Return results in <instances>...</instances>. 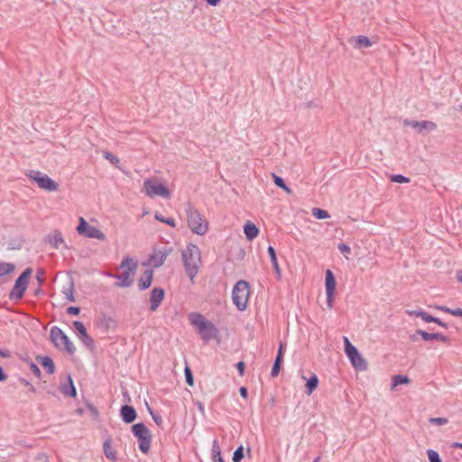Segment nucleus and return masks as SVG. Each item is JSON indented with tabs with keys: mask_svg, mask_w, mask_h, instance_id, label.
<instances>
[{
	"mask_svg": "<svg viewBox=\"0 0 462 462\" xmlns=\"http://www.w3.org/2000/svg\"><path fill=\"white\" fill-rule=\"evenodd\" d=\"M391 180L393 182H397V183H408L410 182V179L402 175V174H394V175H392L390 177Z\"/></svg>",
	"mask_w": 462,
	"mask_h": 462,
	"instance_id": "nucleus-41",
	"label": "nucleus"
},
{
	"mask_svg": "<svg viewBox=\"0 0 462 462\" xmlns=\"http://www.w3.org/2000/svg\"><path fill=\"white\" fill-rule=\"evenodd\" d=\"M273 181L276 186L282 189L283 190H285L288 193L291 192V189L286 185L284 180L282 177H280L274 173L273 174Z\"/></svg>",
	"mask_w": 462,
	"mask_h": 462,
	"instance_id": "nucleus-35",
	"label": "nucleus"
},
{
	"mask_svg": "<svg viewBox=\"0 0 462 462\" xmlns=\"http://www.w3.org/2000/svg\"><path fill=\"white\" fill-rule=\"evenodd\" d=\"M403 125L411 126L412 128L418 130V132L421 133L423 130L434 131L437 128V125L432 121H413V120H404Z\"/></svg>",
	"mask_w": 462,
	"mask_h": 462,
	"instance_id": "nucleus-14",
	"label": "nucleus"
},
{
	"mask_svg": "<svg viewBox=\"0 0 462 462\" xmlns=\"http://www.w3.org/2000/svg\"><path fill=\"white\" fill-rule=\"evenodd\" d=\"M457 279L459 282L462 283V271L457 273Z\"/></svg>",
	"mask_w": 462,
	"mask_h": 462,
	"instance_id": "nucleus-58",
	"label": "nucleus"
},
{
	"mask_svg": "<svg viewBox=\"0 0 462 462\" xmlns=\"http://www.w3.org/2000/svg\"><path fill=\"white\" fill-rule=\"evenodd\" d=\"M206 2L211 6H217L220 3V0H206Z\"/></svg>",
	"mask_w": 462,
	"mask_h": 462,
	"instance_id": "nucleus-57",
	"label": "nucleus"
},
{
	"mask_svg": "<svg viewBox=\"0 0 462 462\" xmlns=\"http://www.w3.org/2000/svg\"><path fill=\"white\" fill-rule=\"evenodd\" d=\"M14 265L7 263H0V277L12 273Z\"/></svg>",
	"mask_w": 462,
	"mask_h": 462,
	"instance_id": "nucleus-37",
	"label": "nucleus"
},
{
	"mask_svg": "<svg viewBox=\"0 0 462 462\" xmlns=\"http://www.w3.org/2000/svg\"><path fill=\"white\" fill-rule=\"evenodd\" d=\"M88 226H89V225L88 224V222L83 217H80L79 226H77V231L79 235L85 236Z\"/></svg>",
	"mask_w": 462,
	"mask_h": 462,
	"instance_id": "nucleus-38",
	"label": "nucleus"
},
{
	"mask_svg": "<svg viewBox=\"0 0 462 462\" xmlns=\"http://www.w3.org/2000/svg\"><path fill=\"white\" fill-rule=\"evenodd\" d=\"M165 296V291L162 288H153L150 293V310L155 311L161 305Z\"/></svg>",
	"mask_w": 462,
	"mask_h": 462,
	"instance_id": "nucleus-15",
	"label": "nucleus"
},
{
	"mask_svg": "<svg viewBox=\"0 0 462 462\" xmlns=\"http://www.w3.org/2000/svg\"><path fill=\"white\" fill-rule=\"evenodd\" d=\"M149 411H150V414L152 415V418L154 420V422L157 425H161L162 422V419L161 415L153 413L150 408H149Z\"/></svg>",
	"mask_w": 462,
	"mask_h": 462,
	"instance_id": "nucleus-47",
	"label": "nucleus"
},
{
	"mask_svg": "<svg viewBox=\"0 0 462 462\" xmlns=\"http://www.w3.org/2000/svg\"><path fill=\"white\" fill-rule=\"evenodd\" d=\"M120 416L124 422L132 423L137 417L136 411L130 405H123L120 409Z\"/></svg>",
	"mask_w": 462,
	"mask_h": 462,
	"instance_id": "nucleus-17",
	"label": "nucleus"
},
{
	"mask_svg": "<svg viewBox=\"0 0 462 462\" xmlns=\"http://www.w3.org/2000/svg\"><path fill=\"white\" fill-rule=\"evenodd\" d=\"M325 287H326V292H328L329 294L335 292L336 280H335L332 271H330V270L326 271Z\"/></svg>",
	"mask_w": 462,
	"mask_h": 462,
	"instance_id": "nucleus-22",
	"label": "nucleus"
},
{
	"mask_svg": "<svg viewBox=\"0 0 462 462\" xmlns=\"http://www.w3.org/2000/svg\"><path fill=\"white\" fill-rule=\"evenodd\" d=\"M169 254V251L164 249V250H155L152 255H150L148 261H149V263L151 265H152L153 267L155 268H158L160 266H162L167 256Z\"/></svg>",
	"mask_w": 462,
	"mask_h": 462,
	"instance_id": "nucleus-16",
	"label": "nucleus"
},
{
	"mask_svg": "<svg viewBox=\"0 0 462 462\" xmlns=\"http://www.w3.org/2000/svg\"><path fill=\"white\" fill-rule=\"evenodd\" d=\"M103 448H104L105 456L108 459H110L112 461H116V455L115 450L111 447V441H110L109 439L105 440Z\"/></svg>",
	"mask_w": 462,
	"mask_h": 462,
	"instance_id": "nucleus-29",
	"label": "nucleus"
},
{
	"mask_svg": "<svg viewBox=\"0 0 462 462\" xmlns=\"http://www.w3.org/2000/svg\"><path fill=\"white\" fill-rule=\"evenodd\" d=\"M30 370H31V372H32V373L36 377H38V378H40V377H41L42 373H41V370H40V368L38 367V365H35V364L32 363V364L30 365Z\"/></svg>",
	"mask_w": 462,
	"mask_h": 462,
	"instance_id": "nucleus-46",
	"label": "nucleus"
},
{
	"mask_svg": "<svg viewBox=\"0 0 462 462\" xmlns=\"http://www.w3.org/2000/svg\"><path fill=\"white\" fill-rule=\"evenodd\" d=\"M37 360L46 369L49 374H52L55 372V365L53 360L49 356H38Z\"/></svg>",
	"mask_w": 462,
	"mask_h": 462,
	"instance_id": "nucleus-23",
	"label": "nucleus"
},
{
	"mask_svg": "<svg viewBox=\"0 0 462 462\" xmlns=\"http://www.w3.org/2000/svg\"><path fill=\"white\" fill-rule=\"evenodd\" d=\"M434 323L438 324L439 326L448 328V324L441 321L439 318H436V321H433Z\"/></svg>",
	"mask_w": 462,
	"mask_h": 462,
	"instance_id": "nucleus-55",
	"label": "nucleus"
},
{
	"mask_svg": "<svg viewBox=\"0 0 462 462\" xmlns=\"http://www.w3.org/2000/svg\"><path fill=\"white\" fill-rule=\"evenodd\" d=\"M187 222L190 230L197 235H204L208 231V226L203 216L189 203L185 208Z\"/></svg>",
	"mask_w": 462,
	"mask_h": 462,
	"instance_id": "nucleus-4",
	"label": "nucleus"
},
{
	"mask_svg": "<svg viewBox=\"0 0 462 462\" xmlns=\"http://www.w3.org/2000/svg\"><path fill=\"white\" fill-rule=\"evenodd\" d=\"M236 368L239 372L240 375H244L245 373V363L243 361H240L236 364Z\"/></svg>",
	"mask_w": 462,
	"mask_h": 462,
	"instance_id": "nucleus-51",
	"label": "nucleus"
},
{
	"mask_svg": "<svg viewBox=\"0 0 462 462\" xmlns=\"http://www.w3.org/2000/svg\"><path fill=\"white\" fill-rule=\"evenodd\" d=\"M407 314L409 316H416V317H420V315L418 314V312H421V310H407L406 311Z\"/></svg>",
	"mask_w": 462,
	"mask_h": 462,
	"instance_id": "nucleus-56",
	"label": "nucleus"
},
{
	"mask_svg": "<svg viewBox=\"0 0 462 462\" xmlns=\"http://www.w3.org/2000/svg\"><path fill=\"white\" fill-rule=\"evenodd\" d=\"M312 216L317 219H326L330 217L327 210L319 208H314L312 209Z\"/></svg>",
	"mask_w": 462,
	"mask_h": 462,
	"instance_id": "nucleus-34",
	"label": "nucleus"
},
{
	"mask_svg": "<svg viewBox=\"0 0 462 462\" xmlns=\"http://www.w3.org/2000/svg\"><path fill=\"white\" fill-rule=\"evenodd\" d=\"M244 233L248 240H253L258 236L259 230L254 224L246 223L244 226Z\"/></svg>",
	"mask_w": 462,
	"mask_h": 462,
	"instance_id": "nucleus-27",
	"label": "nucleus"
},
{
	"mask_svg": "<svg viewBox=\"0 0 462 462\" xmlns=\"http://www.w3.org/2000/svg\"><path fill=\"white\" fill-rule=\"evenodd\" d=\"M250 295L249 283L244 280L237 282L232 291V300L238 310H245Z\"/></svg>",
	"mask_w": 462,
	"mask_h": 462,
	"instance_id": "nucleus-5",
	"label": "nucleus"
},
{
	"mask_svg": "<svg viewBox=\"0 0 462 462\" xmlns=\"http://www.w3.org/2000/svg\"><path fill=\"white\" fill-rule=\"evenodd\" d=\"M132 432L138 439L139 449L147 454L152 445V434L148 428L143 422L132 426Z\"/></svg>",
	"mask_w": 462,
	"mask_h": 462,
	"instance_id": "nucleus-7",
	"label": "nucleus"
},
{
	"mask_svg": "<svg viewBox=\"0 0 462 462\" xmlns=\"http://www.w3.org/2000/svg\"><path fill=\"white\" fill-rule=\"evenodd\" d=\"M427 455L430 462H442L439 453L433 449H428Z\"/></svg>",
	"mask_w": 462,
	"mask_h": 462,
	"instance_id": "nucleus-40",
	"label": "nucleus"
},
{
	"mask_svg": "<svg viewBox=\"0 0 462 462\" xmlns=\"http://www.w3.org/2000/svg\"><path fill=\"white\" fill-rule=\"evenodd\" d=\"M429 421L431 424L439 426L446 425L448 422V419L443 417L430 418Z\"/></svg>",
	"mask_w": 462,
	"mask_h": 462,
	"instance_id": "nucleus-42",
	"label": "nucleus"
},
{
	"mask_svg": "<svg viewBox=\"0 0 462 462\" xmlns=\"http://www.w3.org/2000/svg\"><path fill=\"white\" fill-rule=\"evenodd\" d=\"M239 393L243 398H247V389L245 386L240 387Z\"/></svg>",
	"mask_w": 462,
	"mask_h": 462,
	"instance_id": "nucleus-54",
	"label": "nucleus"
},
{
	"mask_svg": "<svg viewBox=\"0 0 462 462\" xmlns=\"http://www.w3.org/2000/svg\"><path fill=\"white\" fill-rule=\"evenodd\" d=\"M143 189L145 195L148 197L160 196L164 199L171 197L170 190L165 185L157 183L152 179L144 180Z\"/></svg>",
	"mask_w": 462,
	"mask_h": 462,
	"instance_id": "nucleus-10",
	"label": "nucleus"
},
{
	"mask_svg": "<svg viewBox=\"0 0 462 462\" xmlns=\"http://www.w3.org/2000/svg\"><path fill=\"white\" fill-rule=\"evenodd\" d=\"M85 236L88 238H97L98 240H105L106 236L105 234L97 227L94 226H89L87 229V233L85 234Z\"/></svg>",
	"mask_w": 462,
	"mask_h": 462,
	"instance_id": "nucleus-26",
	"label": "nucleus"
},
{
	"mask_svg": "<svg viewBox=\"0 0 462 462\" xmlns=\"http://www.w3.org/2000/svg\"><path fill=\"white\" fill-rule=\"evenodd\" d=\"M138 263L130 256H124L120 263L119 268L123 269V272L119 274L107 273L109 277H113L117 280L115 285L118 288H127L133 284L134 276L135 274Z\"/></svg>",
	"mask_w": 462,
	"mask_h": 462,
	"instance_id": "nucleus-2",
	"label": "nucleus"
},
{
	"mask_svg": "<svg viewBox=\"0 0 462 462\" xmlns=\"http://www.w3.org/2000/svg\"><path fill=\"white\" fill-rule=\"evenodd\" d=\"M417 336H420L421 338L424 340V341H430V340H439L443 343H448L449 342V338L443 335V334H440V333H429L427 331H424L422 329H417L415 331V333L413 335L411 336V339L412 341H416L417 340Z\"/></svg>",
	"mask_w": 462,
	"mask_h": 462,
	"instance_id": "nucleus-12",
	"label": "nucleus"
},
{
	"mask_svg": "<svg viewBox=\"0 0 462 462\" xmlns=\"http://www.w3.org/2000/svg\"><path fill=\"white\" fill-rule=\"evenodd\" d=\"M7 379V374L5 373L2 366H0V382H5Z\"/></svg>",
	"mask_w": 462,
	"mask_h": 462,
	"instance_id": "nucleus-53",
	"label": "nucleus"
},
{
	"mask_svg": "<svg viewBox=\"0 0 462 462\" xmlns=\"http://www.w3.org/2000/svg\"><path fill=\"white\" fill-rule=\"evenodd\" d=\"M73 326L78 332L79 338L81 340V342L88 348L92 349L94 348V340L92 337L88 334L87 329L84 326V324L81 321L76 320L73 322Z\"/></svg>",
	"mask_w": 462,
	"mask_h": 462,
	"instance_id": "nucleus-13",
	"label": "nucleus"
},
{
	"mask_svg": "<svg viewBox=\"0 0 462 462\" xmlns=\"http://www.w3.org/2000/svg\"><path fill=\"white\" fill-rule=\"evenodd\" d=\"M418 314L420 315V318H421L425 322L436 321V317L430 315L429 313L422 310L421 312H418Z\"/></svg>",
	"mask_w": 462,
	"mask_h": 462,
	"instance_id": "nucleus-44",
	"label": "nucleus"
},
{
	"mask_svg": "<svg viewBox=\"0 0 462 462\" xmlns=\"http://www.w3.org/2000/svg\"><path fill=\"white\" fill-rule=\"evenodd\" d=\"M436 309H438L443 312L451 314L455 317H462V309H450L446 306H437Z\"/></svg>",
	"mask_w": 462,
	"mask_h": 462,
	"instance_id": "nucleus-33",
	"label": "nucleus"
},
{
	"mask_svg": "<svg viewBox=\"0 0 462 462\" xmlns=\"http://www.w3.org/2000/svg\"><path fill=\"white\" fill-rule=\"evenodd\" d=\"M319 385V378L316 374H312L306 383V393L308 395L311 394L313 391Z\"/></svg>",
	"mask_w": 462,
	"mask_h": 462,
	"instance_id": "nucleus-30",
	"label": "nucleus"
},
{
	"mask_svg": "<svg viewBox=\"0 0 462 462\" xmlns=\"http://www.w3.org/2000/svg\"><path fill=\"white\" fill-rule=\"evenodd\" d=\"M32 273V270L31 268H26L16 279L14 285L9 294V298L11 300H20L23 297V294L27 290L29 278Z\"/></svg>",
	"mask_w": 462,
	"mask_h": 462,
	"instance_id": "nucleus-9",
	"label": "nucleus"
},
{
	"mask_svg": "<svg viewBox=\"0 0 462 462\" xmlns=\"http://www.w3.org/2000/svg\"><path fill=\"white\" fill-rule=\"evenodd\" d=\"M68 380H69V383L68 384H63L61 386V392L65 395H68V396H70V397H75L76 394H77V391H76V388H75V386L73 384V381H72L70 375H69Z\"/></svg>",
	"mask_w": 462,
	"mask_h": 462,
	"instance_id": "nucleus-28",
	"label": "nucleus"
},
{
	"mask_svg": "<svg viewBox=\"0 0 462 462\" xmlns=\"http://www.w3.org/2000/svg\"><path fill=\"white\" fill-rule=\"evenodd\" d=\"M32 178L41 189L48 191H57L59 189V184L46 174L36 171L35 176Z\"/></svg>",
	"mask_w": 462,
	"mask_h": 462,
	"instance_id": "nucleus-11",
	"label": "nucleus"
},
{
	"mask_svg": "<svg viewBox=\"0 0 462 462\" xmlns=\"http://www.w3.org/2000/svg\"><path fill=\"white\" fill-rule=\"evenodd\" d=\"M184 374H185L186 383L189 385H193L194 380H193L192 372L188 366L185 367Z\"/></svg>",
	"mask_w": 462,
	"mask_h": 462,
	"instance_id": "nucleus-43",
	"label": "nucleus"
},
{
	"mask_svg": "<svg viewBox=\"0 0 462 462\" xmlns=\"http://www.w3.org/2000/svg\"><path fill=\"white\" fill-rule=\"evenodd\" d=\"M0 356L8 358L11 356V353L9 350H4L0 348Z\"/></svg>",
	"mask_w": 462,
	"mask_h": 462,
	"instance_id": "nucleus-52",
	"label": "nucleus"
},
{
	"mask_svg": "<svg viewBox=\"0 0 462 462\" xmlns=\"http://www.w3.org/2000/svg\"><path fill=\"white\" fill-rule=\"evenodd\" d=\"M453 447L462 448V443L455 442V443L453 444Z\"/></svg>",
	"mask_w": 462,
	"mask_h": 462,
	"instance_id": "nucleus-60",
	"label": "nucleus"
},
{
	"mask_svg": "<svg viewBox=\"0 0 462 462\" xmlns=\"http://www.w3.org/2000/svg\"><path fill=\"white\" fill-rule=\"evenodd\" d=\"M154 217L156 220L162 222V223H165L172 227H175L176 226V224H175V220L174 218L172 217H163L162 215L159 214V213H155L154 215Z\"/></svg>",
	"mask_w": 462,
	"mask_h": 462,
	"instance_id": "nucleus-36",
	"label": "nucleus"
},
{
	"mask_svg": "<svg viewBox=\"0 0 462 462\" xmlns=\"http://www.w3.org/2000/svg\"><path fill=\"white\" fill-rule=\"evenodd\" d=\"M42 291L41 289V286L39 285V288L35 291V295H38L39 293H41Z\"/></svg>",
	"mask_w": 462,
	"mask_h": 462,
	"instance_id": "nucleus-62",
	"label": "nucleus"
},
{
	"mask_svg": "<svg viewBox=\"0 0 462 462\" xmlns=\"http://www.w3.org/2000/svg\"><path fill=\"white\" fill-rule=\"evenodd\" d=\"M338 250L343 253V254H349L350 253V247L344 244V243H341L338 245Z\"/></svg>",
	"mask_w": 462,
	"mask_h": 462,
	"instance_id": "nucleus-49",
	"label": "nucleus"
},
{
	"mask_svg": "<svg viewBox=\"0 0 462 462\" xmlns=\"http://www.w3.org/2000/svg\"><path fill=\"white\" fill-rule=\"evenodd\" d=\"M326 296H327L328 307L329 309H332V307H333V296H334V293L329 294L328 292H326Z\"/></svg>",
	"mask_w": 462,
	"mask_h": 462,
	"instance_id": "nucleus-50",
	"label": "nucleus"
},
{
	"mask_svg": "<svg viewBox=\"0 0 462 462\" xmlns=\"http://www.w3.org/2000/svg\"><path fill=\"white\" fill-rule=\"evenodd\" d=\"M211 451H212L213 461L223 458L221 457V448H220L218 441L217 439L213 440Z\"/></svg>",
	"mask_w": 462,
	"mask_h": 462,
	"instance_id": "nucleus-32",
	"label": "nucleus"
},
{
	"mask_svg": "<svg viewBox=\"0 0 462 462\" xmlns=\"http://www.w3.org/2000/svg\"><path fill=\"white\" fill-rule=\"evenodd\" d=\"M267 252L270 256L272 265H273V267L275 271V273L277 275V278L280 279L282 276V272H281V269H280V266H279V263L277 261L275 250L273 246L270 245L267 249Z\"/></svg>",
	"mask_w": 462,
	"mask_h": 462,
	"instance_id": "nucleus-24",
	"label": "nucleus"
},
{
	"mask_svg": "<svg viewBox=\"0 0 462 462\" xmlns=\"http://www.w3.org/2000/svg\"><path fill=\"white\" fill-rule=\"evenodd\" d=\"M411 382L407 375L397 374L392 378V387L394 388L400 384H408Z\"/></svg>",
	"mask_w": 462,
	"mask_h": 462,
	"instance_id": "nucleus-31",
	"label": "nucleus"
},
{
	"mask_svg": "<svg viewBox=\"0 0 462 462\" xmlns=\"http://www.w3.org/2000/svg\"><path fill=\"white\" fill-rule=\"evenodd\" d=\"M320 457H317L312 462H319Z\"/></svg>",
	"mask_w": 462,
	"mask_h": 462,
	"instance_id": "nucleus-64",
	"label": "nucleus"
},
{
	"mask_svg": "<svg viewBox=\"0 0 462 462\" xmlns=\"http://www.w3.org/2000/svg\"><path fill=\"white\" fill-rule=\"evenodd\" d=\"M30 390L31 392L34 393L35 392V387L33 385H30Z\"/></svg>",
	"mask_w": 462,
	"mask_h": 462,
	"instance_id": "nucleus-63",
	"label": "nucleus"
},
{
	"mask_svg": "<svg viewBox=\"0 0 462 462\" xmlns=\"http://www.w3.org/2000/svg\"><path fill=\"white\" fill-rule=\"evenodd\" d=\"M152 279H153L152 270H150V269L145 270L143 274L138 280V289L140 291H144V290L148 289L152 282Z\"/></svg>",
	"mask_w": 462,
	"mask_h": 462,
	"instance_id": "nucleus-20",
	"label": "nucleus"
},
{
	"mask_svg": "<svg viewBox=\"0 0 462 462\" xmlns=\"http://www.w3.org/2000/svg\"><path fill=\"white\" fill-rule=\"evenodd\" d=\"M44 240L55 249H58L60 245L64 243L62 234L59 230H54L53 233L48 235Z\"/></svg>",
	"mask_w": 462,
	"mask_h": 462,
	"instance_id": "nucleus-18",
	"label": "nucleus"
},
{
	"mask_svg": "<svg viewBox=\"0 0 462 462\" xmlns=\"http://www.w3.org/2000/svg\"><path fill=\"white\" fill-rule=\"evenodd\" d=\"M50 338L56 347L60 348L63 346V350L68 352L69 355H73L75 353L76 347L74 344L60 328L53 327L51 329Z\"/></svg>",
	"mask_w": 462,
	"mask_h": 462,
	"instance_id": "nucleus-8",
	"label": "nucleus"
},
{
	"mask_svg": "<svg viewBox=\"0 0 462 462\" xmlns=\"http://www.w3.org/2000/svg\"><path fill=\"white\" fill-rule=\"evenodd\" d=\"M244 456V448L243 446H239L233 453L232 459L234 462H240Z\"/></svg>",
	"mask_w": 462,
	"mask_h": 462,
	"instance_id": "nucleus-39",
	"label": "nucleus"
},
{
	"mask_svg": "<svg viewBox=\"0 0 462 462\" xmlns=\"http://www.w3.org/2000/svg\"><path fill=\"white\" fill-rule=\"evenodd\" d=\"M345 352L351 365L356 370L365 371L368 368L366 360L362 356L357 348L353 346L348 337H344Z\"/></svg>",
	"mask_w": 462,
	"mask_h": 462,
	"instance_id": "nucleus-6",
	"label": "nucleus"
},
{
	"mask_svg": "<svg viewBox=\"0 0 462 462\" xmlns=\"http://www.w3.org/2000/svg\"><path fill=\"white\" fill-rule=\"evenodd\" d=\"M20 381H21V383H23L24 385H31V383H30L28 381H26L25 379H21Z\"/></svg>",
	"mask_w": 462,
	"mask_h": 462,
	"instance_id": "nucleus-61",
	"label": "nucleus"
},
{
	"mask_svg": "<svg viewBox=\"0 0 462 462\" xmlns=\"http://www.w3.org/2000/svg\"><path fill=\"white\" fill-rule=\"evenodd\" d=\"M181 255L185 271L189 279L193 281L199 271L200 251L197 245L189 244L187 245L186 249L182 251Z\"/></svg>",
	"mask_w": 462,
	"mask_h": 462,
	"instance_id": "nucleus-3",
	"label": "nucleus"
},
{
	"mask_svg": "<svg viewBox=\"0 0 462 462\" xmlns=\"http://www.w3.org/2000/svg\"><path fill=\"white\" fill-rule=\"evenodd\" d=\"M104 157L114 165H117L119 163V159L109 152H106L104 153Z\"/></svg>",
	"mask_w": 462,
	"mask_h": 462,
	"instance_id": "nucleus-45",
	"label": "nucleus"
},
{
	"mask_svg": "<svg viewBox=\"0 0 462 462\" xmlns=\"http://www.w3.org/2000/svg\"><path fill=\"white\" fill-rule=\"evenodd\" d=\"M349 42L356 49L368 48L372 46L371 40L365 35L354 36L349 39Z\"/></svg>",
	"mask_w": 462,
	"mask_h": 462,
	"instance_id": "nucleus-19",
	"label": "nucleus"
},
{
	"mask_svg": "<svg viewBox=\"0 0 462 462\" xmlns=\"http://www.w3.org/2000/svg\"><path fill=\"white\" fill-rule=\"evenodd\" d=\"M36 279L39 282V285L41 286L44 281L43 278H42V276L40 274H37Z\"/></svg>",
	"mask_w": 462,
	"mask_h": 462,
	"instance_id": "nucleus-59",
	"label": "nucleus"
},
{
	"mask_svg": "<svg viewBox=\"0 0 462 462\" xmlns=\"http://www.w3.org/2000/svg\"><path fill=\"white\" fill-rule=\"evenodd\" d=\"M189 320L194 326L201 338L205 342L218 337V328L209 320H208L202 314L198 312H191L189 315Z\"/></svg>",
	"mask_w": 462,
	"mask_h": 462,
	"instance_id": "nucleus-1",
	"label": "nucleus"
},
{
	"mask_svg": "<svg viewBox=\"0 0 462 462\" xmlns=\"http://www.w3.org/2000/svg\"><path fill=\"white\" fill-rule=\"evenodd\" d=\"M62 293L64 295V298L69 301H75L74 298V282L72 279H69L68 283L63 286L62 288Z\"/></svg>",
	"mask_w": 462,
	"mask_h": 462,
	"instance_id": "nucleus-25",
	"label": "nucleus"
},
{
	"mask_svg": "<svg viewBox=\"0 0 462 462\" xmlns=\"http://www.w3.org/2000/svg\"><path fill=\"white\" fill-rule=\"evenodd\" d=\"M282 355H283V345L280 344L278 353L276 355L273 365L272 367L271 375L273 377H276L281 370V365L282 362Z\"/></svg>",
	"mask_w": 462,
	"mask_h": 462,
	"instance_id": "nucleus-21",
	"label": "nucleus"
},
{
	"mask_svg": "<svg viewBox=\"0 0 462 462\" xmlns=\"http://www.w3.org/2000/svg\"><path fill=\"white\" fill-rule=\"evenodd\" d=\"M80 309L79 307L70 306L67 309V313L70 315H79Z\"/></svg>",
	"mask_w": 462,
	"mask_h": 462,
	"instance_id": "nucleus-48",
	"label": "nucleus"
}]
</instances>
